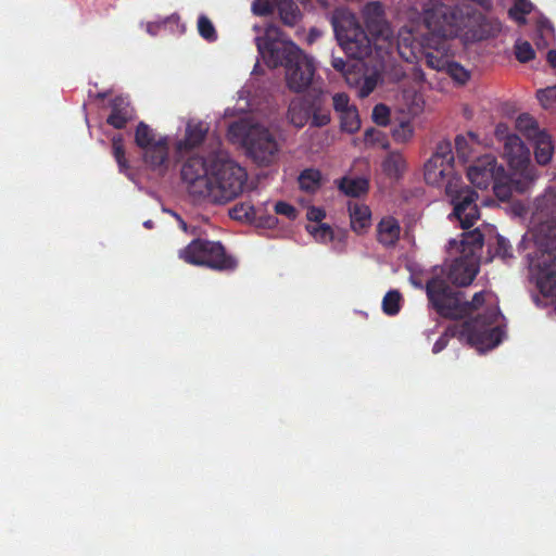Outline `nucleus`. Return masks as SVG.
Returning <instances> with one entry per match:
<instances>
[{
    "mask_svg": "<svg viewBox=\"0 0 556 556\" xmlns=\"http://www.w3.org/2000/svg\"><path fill=\"white\" fill-rule=\"evenodd\" d=\"M275 213L283 215L290 220H294L298 217V210L288 202L279 201L274 206Z\"/></svg>",
    "mask_w": 556,
    "mask_h": 556,
    "instance_id": "nucleus-46",
    "label": "nucleus"
},
{
    "mask_svg": "<svg viewBox=\"0 0 556 556\" xmlns=\"http://www.w3.org/2000/svg\"><path fill=\"white\" fill-rule=\"evenodd\" d=\"M531 8H532V4L530 2H521V3H517L510 10H517V12L527 15L531 12Z\"/></svg>",
    "mask_w": 556,
    "mask_h": 556,
    "instance_id": "nucleus-57",
    "label": "nucleus"
},
{
    "mask_svg": "<svg viewBox=\"0 0 556 556\" xmlns=\"http://www.w3.org/2000/svg\"><path fill=\"white\" fill-rule=\"evenodd\" d=\"M169 144L166 137L160 138L152 146L143 149V162L159 175H164L168 168Z\"/></svg>",
    "mask_w": 556,
    "mask_h": 556,
    "instance_id": "nucleus-15",
    "label": "nucleus"
},
{
    "mask_svg": "<svg viewBox=\"0 0 556 556\" xmlns=\"http://www.w3.org/2000/svg\"><path fill=\"white\" fill-rule=\"evenodd\" d=\"M228 136L231 140L241 142L249 156L258 165H270L278 156L279 144L274 135L263 126L233 122L228 128Z\"/></svg>",
    "mask_w": 556,
    "mask_h": 556,
    "instance_id": "nucleus-5",
    "label": "nucleus"
},
{
    "mask_svg": "<svg viewBox=\"0 0 556 556\" xmlns=\"http://www.w3.org/2000/svg\"><path fill=\"white\" fill-rule=\"evenodd\" d=\"M516 128L530 140L544 131L540 130L536 121L527 113L518 116L516 119Z\"/></svg>",
    "mask_w": 556,
    "mask_h": 556,
    "instance_id": "nucleus-30",
    "label": "nucleus"
},
{
    "mask_svg": "<svg viewBox=\"0 0 556 556\" xmlns=\"http://www.w3.org/2000/svg\"><path fill=\"white\" fill-rule=\"evenodd\" d=\"M298 181L301 190L315 193L321 187V173L315 168H306L300 174Z\"/></svg>",
    "mask_w": 556,
    "mask_h": 556,
    "instance_id": "nucleus-29",
    "label": "nucleus"
},
{
    "mask_svg": "<svg viewBox=\"0 0 556 556\" xmlns=\"http://www.w3.org/2000/svg\"><path fill=\"white\" fill-rule=\"evenodd\" d=\"M377 87V78L375 76H366L358 89L361 98L368 97Z\"/></svg>",
    "mask_w": 556,
    "mask_h": 556,
    "instance_id": "nucleus-51",
    "label": "nucleus"
},
{
    "mask_svg": "<svg viewBox=\"0 0 556 556\" xmlns=\"http://www.w3.org/2000/svg\"><path fill=\"white\" fill-rule=\"evenodd\" d=\"M305 228L318 242L327 243L333 240V230L328 224L306 225Z\"/></svg>",
    "mask_w": 556,
    "mask_h": 556,
    "instance_id": "nucleus-36",
    "label": "nucleus"
},
{
    "mask_svg": "<svg viewBox=\"0 0 556 556\" xmlns=\"http://www.w3.org/2000/svg\"><path fill=\"white\" fill-rule=\"evenodd\" d=\"M362 16L371 36L386 38L389 25L386 18L384 5L380 1L367 2L362 9Z\"/></svg>",
    "mask_w": 556,
    "mask_h": 556,
    "instance_id": "nucleus-14",
    "label": "nucleus"
},
{
    "mask_svg": "<svg viewBox=\"0 0 556 556\" xmlns=\"http://www.w3.org/2000/svg\"><path fill=\"white\" fill-rule=\"evenodd\" d=\"M425 63L430 68L442 71L445 70L448 60L443 55L434 54L433 52H427L425 54Z\"/></svg>",
    "mask_w": 556,
    "mask_h": 556,
    "instance_id": "nucleus-45",
    "label": "nucleus"
},
{
    "mask_svg": "<svg viewBox=\"0 0 556 556\" xmlns=\"http://www.w3.org/2000/svg\"><path fill=\"white\" fill-rule=\"evenodd\" d=\"M401 227L392 217H383L377 225V240L384 247H393L400 239Z\"/></svg>",
    "mask_w": 556,
    "mask_h": 556,
    "instance_id": "nucleus-20",
    "label": "nucleus"
},
{
    "mask_svg": "<svg viewBox=\"0 0 556 556\" xmlns=\"http://www.w3.org/2000/svg\"><path fill=\"white\" fill-rule=\"evenodd\" d=\"M402 294L397 290H390L382 299V311L388 316H395L402 306Z\"/></svg>",
    "mask_w": 556,
    "mask_h": 556,
    "instance_id": "nucleus-32",
    "label": "nucleus"
},
{
    "mask_svg": "<svg viewBox=\"0 0 556 556\" xmlns=\"http://www.w3.org/2000/svg\"><path fill=\"white\" fill-rule=\"evenodd\" d=\"M509 16L520 25L526 24V15L517 12V10H509Z\"/></svg>",
    "mask_w": 556,
    "mask_h": 556,
    "instance_id": "nucleus-58",
    "label": "nucleus"
},
{
    "mask_svg": "<svg viewBox=\"0 0 556 556\" xmlns=\"http://www.w3.org/2000/svg\"><path fill=\"white\" fill-rule=\"evenodd\" d=\"M514 48L516 59L520 63H527L535 58V51L528 41L517 40Z\"/></svg>",
    "mask_w": 556,
    "mask_h": 556,
    "instance_id": "nucleus-39",
    "label": "nucleus"
},
{
    "mask_svg": "<svg viewBox=\"0 0 556 556\" xmlns=\"http://www.w3.org/2000/svg\"><path fill=\"white\" fill-rule=\"evenodd\" d=\"M253 12L260 16H267L275 12L276 4L273 0L257 1L253 3Z\"/></svg>",
    "mask_w": 556,
    "mask_h": 556,
    "instance_id": "nucleus-47",
    "label": "nucleus"
},
{
    "mask_svg": "<svg viewBox=\"0 0 556 556\" xmlns=\"http://www.w3.org/2000/svg\"><path fill=\"white\" fill-rule=\"evenodd\" d=\"M531 140L534 146L535 161L540 165H547L551 162L554 152L552 137L546 131H543Z\"/></svg>",
    "mask_w": 556,
    "mask_h": 556,
    "instance_id": "nucleus-24",
    "label": "nucleus"
},
{
    "mask_svg": "<svg viewBox=\"0 0 556 556\" xmlns=\"http://www.w3.org/2000/svg\"><path fill=\"white\" fill-rule=\"evenodd\" d=\"M333 100V109L339 114L354 108V105H350V98L344 92L336 93L332 98Z\"/></svg>",
    "mask_w": 556,
    "mask_h": 556,
    "instance_id": "nucleus-48",
    "label": "nucleus"
},
{
    "mask_svg": "<svg viewBox=\"0 0 556 556\" xmlns=\"http://www.w3.org/2000/svg\"><path fill=\"white\" fill-rule=\"evenodd\" d=\"M331 25L340 47L348 56L362 60L370 55L371 39L354 14L338 10L332 14Z\"/></svg>",
    "mask_w": 556,
    "mask_h": 556,
    "instance_id": "nucleus-8",
    "label": "nucleus"
},
{
    "mask_svg": "<svg viewBox=\"0 0 556 556\" xmlns=\"http://www.w3.org/2000/svg\"><path fill=\"white\" fill-rule=\"evenodd\" d=\"M452 170L451 164H446L439 155H432L425 164V180L428 185L439 186Z\"/></svg>",
    "mask_w": 556,
    "mask_h": 556,
    "instance_id": "nucleus-19",
    "label": "nucleus"
},
{
    "mask_svg": "<svg viewBox=\"0 0 556 556\" xmlns=\"http://www.w3.org/2000/svg\"><path fill=\"white\" fill-rule=\"evenodd\" d=\"M130 118L129 103L122 97H115L111 101V113L106 118V123L115 129H123Z\"/></svg>",
    "mask_w": 556,
    "mask_h": 556,
    "instance_id": "nucleus-21",
    "label": "nucleus"
},
{
    "mask_svg": "<svg viewBox=\"0 0 556 556\" xmlns=\"http://www.w3.org/2000/svg\"><path fill=\"white\" fill-rule=\"evenodd\" d=\"M351 229L356 235H365L371 227V210L368 205L350 201L348 204Z\"/></svg>",
    "mask_w": 556,
    "mask_h": 556,
    "instance_id": "nucleus-17",
    "label": "nucleus"
},
{
    "mask_svg": "<svg viewBox=\"0 0 556 556\" xmlns=\"http://www.w3.org/2000/svg\"><path fill=\"white\" fill-rule=\"evenodd\" d=\"M413 136V129L412 127L406 124L402 123L393 130V138L399 142H405Z\"/></svg>",
    "mask_w": 556,
    "mask_h": 556,
    "instance_id": "nucleus-50",
    "label": "nucleus"
},
{
    "mask_svg": "<svg viewBox=\"0 0 556 556\" xmlns=\"http://www.w3.org/2000/svg\"><path fill=\"white\" fill-rule=\"evenodd\" d=\"M309 125L312 127H324L331 121L327 96L323 91L313 90L309 92Z\"/></svg>",
    "mask_w": 556,
    "mask_h": 556,
    "instance_id": "nucleus-16",
    "label": "nucleus"
},
{
    "mask_svg": "<svg viewBox=\"0 0 556 556\" xmlns=\"http://www.w3.org/2000/svg\"><path fill=\"white\" fill-rule=\"evenodd\" d=\"M425 23L434 33L464 35L469 41H482L496 37L502 25L471 5L435 4L425 12Z\"/></svg>",
    "mask_w": 556,
    "mask_h": 556,
    "instance_id": "nucleus-2",
    "label": "nucleus"
},
{
    "mask_svg": "<svg viewBox=\"0 0 556 556\" xmlns=\"http://www.w3.org/2000/svg\"><path fill=\"white\" fill-rule=\"evenodd\" d=\"M340 127L343 131L349 134L356 132L361 127V119L356 106L339 114Z\"/></svg>",
    "mask_w": 556,
    "mask_h": 556,
    "instance_id": "nucleus-33",
    "label": "nucleus"
},
{
    "mask_svg": "<svg viewBox=\"0 0 556 556\" xmlns=\"http://www.w3.org/2000/svg\"><path fill=\"white\" fill-rule=\"evenodd\" d=\"M198 30L200 36L210 41L213 42L217 39V33L216 29L211 22V20L205 15H200L198 18Z\"/></svg>",
    "mask_w": 556,
    "mask_h": 556,
    "instance_id": "nucleus-38",
    "label": "nucleus"
},
{
    "mask_svg": "<svg viewBox=\"0 0 556 556\" xmlns=\"http://www.w3.org/2000/svg\"><path fill=\"white\" fill-rule=\"evenodd\" d=\"M470 182L480 189L492 185L494 194L501 201H508L515 190L514 177L497 163L495 156L486 154L477 159L467 169Z\"/></svg>",
    "mask_w": 556,
    "mask_h": 556,
    "instance_id": "nucleus-7",
    "label": "nucleus"
},
{
    "mask_svg": "<svg viewBox=\"0 0 556 556\" xmlns=\"http://www.w3.org/2000/svg\"><path fill=\"white\" fill-rule=\"evenodd\" d=\"M112 154L118 165L119 173L126 174L129 169V163L126 159L124 138L122 135H115L112 138Z\"/></svg>",
    "mask_w": 556,
    "mask_h": 556,
    "instance_id": "nucleus-31",
    "label": "nucleus"
},
{
    "mask_svg": "<svg viewBox=\"0 0 556 556\" xmlns=\"http://www.w3.org/2000/svg\"><path fill=\"white\" fill-rule=\"evenodd\" d=\"M432 155H439L442 161H446V164H451L453 166L454 155L450 142L440 143Z\"/></svg>",
    "mask_w": 556,
    "mask_h": 556,
    "instance_id": "nucleus-49",
    "label": "nucleus"
},
{
    "mask_svg": "<svg viewBox=\"0 0 556 556\" xmlns=\"http://www.w3.org/2000/svg\"><path fill=\"white\" fill-rule=\"evenodd\" d=\"M257 227H263V228H274L276 227L277 223H278V219L276 216L274 215H265L263 213H261L260 211L257 212V218L255 222H253Z\"/></svg>",
    "mask_w": 556,
    "mask_h": 556,
    "instance_id": "nucleus-52",
    "label": "nucleus"
},
{
    "mask_svg": "<svg viewBox=\"0 0 556 556\" xmlns=\"http://www.w3.org/2000/svg\"><path fill=\"white\" fill-rule=\"evenodd\" d=\"M494 254L503 261H508L514 256L511 245L504 237L500 235H497L495 238Z\"/></svg>",
    "mask_w": 556,
    "mask_h": 556,
    "instance_id": "nucleus-41",
    "label": "nucleus"
},
{
    "mask_svg": "<svg viewBox=\"0 0 556 556\" xmlns=\"http://www.w3.org/2000/svg\"><path fill=\"white\" fill-rule=\"evenodd\" d=\"M271 30L268 28L265 36L255 39L260 54L269 67L285 66L290 90L304 91L312 84L315 73L312 60L293 42L273 38Z\"/></svg>",
    "mask_w": 556,
    "mask_h": 556,
    "instance_id": "nucleus-3",
    "label": "nucleus"
},
{
    "mask_svg": "<svg viewBox=\"0 0 556 556\" xmlns=\"http://www.w3.org/2000/svg\"><path fill=\"white\" fill-rule=\"evenodd\" d=\"M498 315L497 309L488 308L483 314L450 327L447 331L478 351L492 350L502 342L504 334L501 327H492Z\"/></svg>",
    "mask_w": 556,
    "mask_h": 556,
    "instance_id": "nucleus-6",
    "label": "nucleus"
},
{
    "mask_svg": "<svg viewBox=\"0 0 556 556\" xmlns=\"http://www.w3.org/2000/svg\"><path fill=\"white\" fill-rule=\"evenodd\" d=\"M143 226L148 229L152 228L153 227V222L152 220H147L143 223Z\"/></svg>",
    "mask_w": 556,
    "mask_h": 556,
    "instance_id": "nucleus-63",
    "label": "nucleus"
},
{
    "mask_svg": "<svg viewBox=\"0 0 556 556\" xmlns=\"http://www.w3.org/2000/svg\"><path fill=\"white\" fill-rule=\"evenodd\" d=\"M258 210L249 203H239L236 204L230 210V217L237 220H245L249 223H253L257 218Z\"/></svg>",
    "mask_w": 556,
    "mask_h": 556,
    "instance_id": "nucleus-35",
    "label": "nucleus"
},
{
    "mask_svg": "<svg viewBox=\"0 0 556 556\" xmlns=\"http://www.w3.org/2000/svg\"><path fill=\"white\" fill-rule=\"evenodd\" d=\"M511 136H516L515 134L509 132V128L506 124L500 123L495 127V137L498 141L503 142L505 144L508 141V138Z\"/></svg>",
    "mask_w": 556,
    "mask_h": 556,
    "instance_id": "nucleus-54",
    "label": "nucleus"
},
{
    "mask_svg": "<svg viewBox=\"0 0 556 556\" xmlns=\"http://www.w3.org/2000/svg\"><path fill=\"white\" fill-rule=\"evenodd\" d=\"M532 222L541 249L530 257V271L540 292L556 298V188L535 199Z\"/></svg>",
    "mask_w": 556,
    "mask_h": 556,
    "instance_id": "nucleus-1",
    "label": "nucleus"
},
{
    "mask_svg": "<svg viewBox=\"0 0 556 556\" xmlns=\"http://www.w3.org/2000/svg\"><path fill=\"white\" fill-rule=\"evenodd\" d=\"M282 23L294 26L301 20V11L293 0H273Z\"/></svg>",
    "mask_w": 556,
    "mask_h": 556,
    "instance_id": "nucleus-26",
    "label": "nucleus"
},
{
    "mask_svg": "<svg viewBox=\"0 0 556 556\" xmlns=\"http://www.w3.org/2000/svg\"><path fill=\"white\" fill-rule=\"evenodd\" d=\"M309 93L302 99L292 100L287 113L289 122L298 128L305 126L309 123Z\"/></svg>",
    "mask_w": 556,
    "mask_h": 556,
    "instance_id": "nucleus-23",
    "label": "nucleus"
},
{
    "mask_svg": "<svg viewBox=\"0 0 556 556\" xmlns=\"http://www.w3.org/2000/svg\"><path fill=\"white\" fill-rule=\"evenodd\" d=\"M375 132V129L374 128H368L366 129L365 131V139L368 140L369 137H371V135Z\"/></svg>",
    "mask_w": 556,
    "mask_h": 556,
    "instance_id": "nucleus-62",
    "label": "nucleus"
},
{
    "mask_svg": "<svg viewBox=\"0 0 556 556\" xmlns=\"http://www.w3.org/2000/svg\"><path fill=\"white\" fill-rule=\"evenodd\" d=\"M478 270L472 265L463 260H455L448 267L447 279L457 287L469 286L476 278Z\"/></svg>",
    "mask_w": 556,
    "mask_h": 556,
    "instance_id": "nucleus-18",
    "label": "nucleus"
},
{
    "mask_svg": "<svg viewBox=\"0 0 556 556\" xmlns=\"http://www.w3.org/2000/svg\"><path fill=\"white\" fill-rule=\"evenodd\" d=\"M99 99H104L106 97L105 92L98 93L97 96Z\"/></svg>",
    "mask_w": 556,
    "mask_h": 556,
    "instance_id": "nucleus-64",
    "label": "nucleus"
},
{
    "mask_svg": "<svg viewBox=\"0 0 556 556\" xmlns=\"http://www.w3.org/2000/svg\"><path fill=\"white\" fill-rule=\"evenodd\" d=\"M247 182L244 167L230 160H215L211 163L210 194L204 202L226 204L243 192Z\"/></svg>",
    "mask_w": 556,
    "mask_h": 556,
    "instance_id": "nucleus-4",
    "label": "nucleus"
},
{
    "mask_svg": "<svg viewBox=\"0 0 556 556\" xmlns=\"http://www.w3.org/2000/svg\"><path fill=\"white\" fill-rule=\"evenodd\" d=\"M155 140V135L153 129L146 124L144 122H140L136 127L135 132V142L140 149H147V147L152 146Z\"/></svg>",
    "mask_w": 556,
    "mask_h": 556,
    "instance_id": "nucleus-34",
    "label": "nucleus"
},
{
    "mask_svg": "<svg viewBox=\"0 0 556 556\" xmlns=\"http://www.w3.org/2000/svg\"><path fill=\"white\" fill-rule=\"evenodd\" d=\"M372 119L379 126H387L390 119V110L387 105L380 103L372 110Z\"/></svg>",
    "mask_w": 556,
    "mask_h": 556,
    "instance_id": "nucleus-44",
    "label": "nucleus"
},
{
    "mask_svg": "<svg viewBox=\"0 0 556 556\" xmlns=\"http://www.w3.org/2000/svg\"><path fill=\"white\" fill-rule=\"evenodd\" d=\"M447 74L457 83L465 84L469 79V73L459 63L450 62L445 67Z\"/></svg>",
    "mask_w": 556,
    "mask_h": 556,
    "instance_id": "nucleus-42",
    "label": "nucleus"
},
{
    "mask_svg": "<svg viewBox=\"0 0 556 556\" xmlns=\"http://www.w3.org/2000/svg\"><path fill=\"white\" fill-rule=\"evenodd\" d=\"M156 28H157V26L154 24H148V26H147L148 33L153 36L156 34V31H155Z\"/></svg>",
    "mask_w": 556,
    "mask_h": 556,
    "instance_id": "nucleus-61",
    "label": "nucleus"
},
{
    "mask_svg": "<svg viewBox=\"0 0 556 556\" xmlns=\"http://www.w3.org/2000/svg\"><path fill=\"white\" fill-rule=\"evenodd\" d=\"M331 65L332 67L338 71L339 73L345 75L350 72L351 64L341 56H331Z\"/></svg>",
    "mask_w": 556,
    "mask_h": 556,
    "instance_id": "nucleus-53",
    "label": "nucleus"
},
{
    "mask_svg": "<svg viewBox=\"0 0 556 556\" xmlns=\"http://www.w3.org/2000/svg\"><path fill=\"white\" fill-rule=\"evenodd\" d=\"M383 172L391 178H400L406 169V161L401 153L391 152L382 163Z\"/></svg>",
    "mask_w": 556,
    "mask_h": 556,
    "instance_id": "nucleus-28",
    "label": "nucleus"
},
{
    "mask_svg": "<svg viewBox=\"0 0 556 556\" xmlns=\"http://www.w3.org/2000/svg\"><path fill=\"white\" fill-rule=\"evenodd\" d=\"M484 301L485 299L483 291L475 293L471 301H467L466 298L464 296L462 300V304L466 306V317L471 315L475 311L479 309L483 305Z\"/></svg>",
    "mask_w": 556,
    "mask_h": 556,
    "instance_id": "nucleus-43",
    "label": "nucleus"
},
{
    "mask_svg": "<svg viewBox=\"0 0 556 556\" xmlns=\"http://www.w3.org/2000/svg\"><path fill=\"white\" fill-rule=\"evenodd\" d=\"M479 144V136L473 131H468L466 135L456 136L455 149L457 157L463 162H467L472 156L473 146Z\"/></svg>",
    "mask_w": 556,
    "mask_h": 556,
    "instance_id": "nucleus-25",
    "label": "nucleus"
},
{
    "mask_svg": "<svg viewBox=\"0 0 556 556\" xmlns=\"http://www.w3.org/2000/svg\"><path fill=\"white\" fill-rule=\"evenodd\" d=\"M546 60L552 67H556V49H552L547 52Z\"/></svg>",
    "mask_w": 556,
    "mask_h": 556,
    "instance_id": "nucleus-60",
    "label": "nucleus"
},
{
    "mask_svg": "<svg viewBox=\"0 0 556 556\" xmlns=\"http://www.w3.org/2000/svg\"><path fill=\"white\" fill-rule=\"evenodd\" d=\"M429 306L442 318L458 320L466 317L465 305L462 304L464 292L451 287L440 277H433L426 283Z\"/></svg>",
    "mask_w": 556,
    "mask_h": 556,
    "instance_id": "nucleus-10",
    "label": "nucleus"
},
{
    "mask_svg": "<svg viewBox=\"0 0 556 556\" xmlns=\"http://www.w3.org/2000/svg\"><path fill=\"white\" fill-rule=\"evenodd\" d=\"M208 127L203 122L188 123L184 140L179 141V150H192L201 146L207 135Z\"/></svg>",
    "mask_w": 556,
    "mask_h": 556,
    "instance_id": "nucleus-22",
    "label": "nucleus"
},
{
    "mask_svg": "<svg viewBox=\"0 0 556 556\" xmlns=\"http://www.w3.org/2000/svg\"><path fill=\"white\" fill-rule=\"evenodd\" d=\"M180 176L189 195L195 201H205L211 179V166L206 160L200 155L188 157L181 166Z\"/></svg>",
    "mask_w": 556,
    "mask_h": 556,
    "instance_id": "nucleus-13",
    "label": "nucleus"
},
{
    "mask_svg": "<svg viewBox=\"0 0 556 556\" xmlns=\"http://www.w3.org/2000/svg\"><path fill=\"white\" fill-rule=\"evenodd\" d=\"M179 258L188 264L204 266L218 271L235 270L237 260L226 252L218 241L193 239L186 248L179 250Z\"/></svg>",
    "mask_w": 556,
    "mask_h": 556,
    "instance_id": "nucleus-9",
    "label": "nucleus"
},
{
    "mask_svg": "<svg viewBox=\"0 0 556 556\" xmlns=\"http://www.w3.org/2000/svg\"><path fill=\"white\" fill-rule=\"evenodd\" d=\"M338 188L348 197L357 198L367 193L369 189L368 180L362 177H343L338 184Z\"/></svg>",
    "mask_w": 556,
    "mask_h": 556,
    "instance_id": "nucleus-27",
    "label": "nucleus"
},
{
    "mask_svg": "<svg viewBox=\"0 0 556 556\" xmlns=\"http://www.w3.org/2000/svg\"><path fill=\"white\" fill-rule=\"evenodd\" d=\"M503 156L513 173L515 190L523 193L529 190L536 179L534 168L530 165V151L519 136H511L503 144Z\"/></svg>",
    "mask_w": 556,
    "mask_h": 556,
    "instance_id": "nucleus-12",
    "label": "nucleus"
},
{
    "mask_svg": "<svg viewBox=\"0 0 556 556\" xmlns=\"http://www.w3.org/2000/svg\"><path fill=\"white\" fill-rule=\"evenodd\" d=\"M306 217L309 222L320 223L326 217V212L321 207L311 206L307 210Z\"/></svg>",
    "mask_w": 556,
    "mask_h": 556,
    "instance_id": "nucleus-55",
    "label": "nucleus"
},
{
    "mask_svg": "<svg viewBox=\"0 0 556 556\" xmlns=\"http://www.w3.org/2000/svg\"><path fill=\"white\" fill-rule=\"evenodd\" d=\"M538 30L543 33V31H552L553 30V25L551 24V22L548 20H540L538 22Z\"/></svg>",
    "mask_w": 556,
    "mask_h": 556,
    "instance_id": "nucleus-59",
    "label": "nucleus"
},
{
    "mask_svg": "<svg viewBox=\"0 0 556 556\" xmlns=\"http://www.w3.org/2000/svg\"><path fill=\"white\" fill-rule=\"evenodd\" d=\"M484 241L483 233L477 228L463 235L462 244L469 248L470 253L482 248Z\"/></svg>",
    "mask_w": 556,
    "mask_h": 556,
    "instance_id": "nucleus-37",
    "label": "nucleus"
},
{
    "mask_svg": "<svg viewBox=\"0 0 556 556\" xmlns=\"http://www.w3.org/2000/svg\"><path fill=\"white\" fill-rule=\"evenodd\" d=\"M536 98L545 109H556V85L540 89L536 92Z\"/></svg>",
    "mask_w": 556,
    "mask_h": 556,
    "instance_id": "nucleus-40",
    "label": "nucleus"
},
{
    "mask_svg": "<svg viewBox=\"0 0 556 556\" xmlns=\"http://www.w3.org/2000/svg\"><path fill=\"white\" fill-rule=\"evenodd\" d=\"M447 343H448V339L445 337V336H441L433 344L432 346V352L434 354H438L440 353L441 351H443L446 346H447Z\"/></svg>",
    "mask_w": 556,
    "mask_h": 556,
    "instance_id": "nucleus-56",
    "label": "nucleus"
},
{
    "mask_svg": "<svg viewBox=\"0 0 556 556\" xmlns=\"http://www.w3.org/2000/svg\"><path fill=\"white\" fill-rule=\"evenodd\" d=\"M445 193L453 206L448 217L457 219L463 229L472 227L480 218L479 195L477 191L466 185L460 178L453 177L446 184Z\"/></svg>",
    "mask_w": 556,
    "mask_h": 556,
    "instance_id": "nucleus-11",
    "label": "nucleus"
}]
</instances>
